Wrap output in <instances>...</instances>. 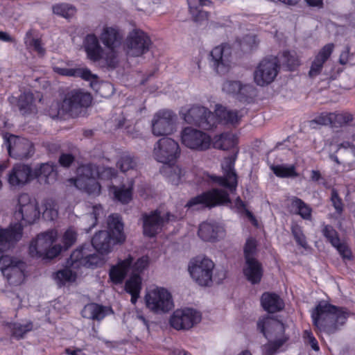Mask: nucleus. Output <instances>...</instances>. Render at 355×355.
Returning <instances> with one entry per match:
<instances>
[{"mask_svg":"<svg viewBox=\"0 0 355 355\" xmlns=\"http://www.w3.org/2000/svg\"><path fill=\"white\" fill-rule=\"evenodd\" d=\"M92 251L89 245H81L73 251L67 261L66 268L58 270L55 274V280L60 287L67 282L75 281L76 273L73 270L79 269L81 267L101 266L103 259L99 256L92 254Z\"/></svg>","mask_w":355,"mask_h":355,"instance_id":"1","label":"nucleus"},{"mask_svg":"<svg viewBox=\"0 0 355 355\" xmlns=\"http://www.w3.org/2000/svg\"><path fill=\"white\" fill-rule=\"evenodd\" d=\"M349 313L347 309L320 302L312 311L313 325L328 334L336 333L343 326Z\"/></svg>","mask_w":355,"mask_h":355,"instance_id":"2","label":"nucleus"},{"mask_svg":"<svg viewBox=\"0 0 355 355\" xmlns=\"http://www.w3.org/2000/svg\"><path fill=\"white\" fill-rule=\"evenodd\" d=\"M261 332L269 340V342L263 346V351L266 355H273L288 340L285 335V326L279 320L267 319L263 322L259 321L257 324Z\"/></svg>","mask_w":355,"mask_h":355,"instance_id":"3","label":"nucleus"},{"mask_svg":"<svg viewBox=\"0 0 355 355\" xmlns=\"http://www.w3.org/2000/svg\"><path fill=\"white\" fill-rule=\"evenodd\" d=\"M55 236L56 234L53 231L38 234L29 246L30 255L42 259H52L57 257L62 251V247L60 245H53Z\"/></svg>","mask_w":355,"mask_h":355,"instance_id":"4","label":"nucleus"},{"mask_svg":"<svg viewBox=\"0 0 355 355\" xmlns=\"http://www.w3.org/2000/svg\"><path fill=\"white\" fill-rule=\"evenodd\" d=\"M181 218V216L172 214L170 212L162 214L158 209L148 213L144 212L140 218L142 222L143 234L145 236L153 238L162 232L165 224L170 221H177Z\"/></svg>","mask_w":355,"mask_h":355,"instance_id":"5","label":"nucleus"},{"mask_svg":"<svg viewBox=\"0 0 355 355\" xmlns=\"http://www.w3.org/2000/svg\"><path fill=\"white\" fill-rule=\"evenodd\" d=\"M40 214L35 199H32L27 193H21L19 196L18 204L14 214L15 219L19 223L14 225H21L22 230L24 226L35 223L39 218Z\"/></svg>","mask_w":355,"mask_h":355,"instance_id":"6","label":"nucleus"},{"mask_svg":"<svg viewBox=\"0 0 355 355\" xmlns=\"http://www.w3.org/2000/svg\"><path fill=\"white\" fill-rule=\"evenodd\" d=\"M230 202L229 193L223 189L214 188L191 198L185 207L189 208H211Z\"/></svg>","mask_w":355,"mask_h":355,"instance_id":"7","label":"nucleus"},{"mask_svg":"<svg viewBox=\"0 0 355 355\" xmlns=\"http://www.w3.org/2000/svg\"><path fill=\"white\" fill-rule=\"evenodd\" d=\"M184 119L189 124L207 130L213 129L218 124V119L214 113L198 105H193L184 114Z\"/></svg>","mask_w":355,"mask_h":355,"instance_id":"8","label":"nucleus"},{"mask_svg":"<svg viewBox=\"0 0 355 355\" xmlns=\"http://www.w3.org/2000/svg\"><path fill=\"white\" fill-rule=\"evenodd\" d=\"M92 102V96L89 94L80 90H72L68 92L61 103L59 112L69 114L75 117L83 107H88Z\"/></svg>","mask_w":355,"mask_h":355,"instance_id":"9","label":"nucleus"},{"mask_svg":"<svg viewBox=\"0 0 355 355\" xmlns=\"http://www.w3.org/2000/svg\"><path fill=\"white\" fill-rule=\"evenodd\" d=\"M26 263L8 255L0 258V270L10 285L20 284L24 279Z\"/></svg>","mask_w":355,"mask_h":355,"instance_id":"10","label":"nucleus"},{"mask_svg":"<svg viewBox=\"0 0 355 355\" xmlns=\"http://www.w3.org/2000/svg\"><path fill=\"white\" fill-rule=\"evenodd\" d=\"M153 154L157 162L169 164L180 157V148L174 139L165 137L155 144Z\"/></svg>","mask_w":355,"mask_h":355,"instance_id":"11","label":"nucleus"},{"mask_svg":"<svg viewBox=\"0 0 355 355\" xmlns=\"http://www.w3.org/2000/svg\"><path fill=\"white\" fill-rule=\"evenodd\" d=\"M214 262L206 257H197L189 267L192 279L200 286H209L213 282Z\"/></svg>","mask_w":355,"mask_h":355,"instance_id":"12","label":"nucleus"},{"mask_svg":"<svg viewBox=\"0 0 355 355\" xmlns=\"http://www.w3.org/2000/svg\"><path fill=\"white\" fill-rule=\"evenodd\" d=\"M146 306L155 313H164L171 311L173 302L171 293L164 288L149 291L145 297Z\"/></svg>","mask_w":355,"mask_h":355,"instance_id":"13","label":"nucleus"},{"mask_svg":"<svg viewBox=\"0 0 355 355\" xmlns=\"http://www.w3.org/2000/svg\"><path fill=\"white\" fill-rule=\"evenodd\" d=\"M236 158V155L225 158L221 164L223 175H208V181H210L212 184L223 187L231 192L235 191L237 186V175L234 170Z\"/></svg>","mask_w":355,"mask_h":355,"instance_id":"14","label":"nucleus"},{"mask_svg":"<svg viewBox=\"0 0 355 355\" xmlns=\"http://www.w3.org/2000/svg\"><path fill=\"white\" fill-rule=\"evenodd\" d=\"M181 139L186 147L196 151L207 150L211 145L209 135L191 127H187L182 130Z\"/></svg>","mask_w":355,"mask_h":355,"instance_id":"15","label":"nucleus"},{"mask_svg":"<svg viewBox=\"0 0 355 355\" xmlns=\"http://www.w3.org/2000/svg\"><path fill=\"white\" fill-rule=\"evenodd\" d=\"M151 44V40L146 33L141 30H133L125 40V50L128 55L138 57L148 52Z\"/></svg>","mask_w":355,"mask_h":355,"instance_id":"16","label":"nucleus"},{"mask_svg":"<svg viewBox=\"0 0 355 355\" xmlns=\"http://www.w3.org/2000/svg\"><path fill=\"white\" fill-rule=\"evenodd\" d=\"M176 115L170 110H160L155 114L151 123L152 132L156 137L173 132Z\"/></svg>","mask_w":355,"mask_h":355,"instance_id":"17","label":"nucleus"},{"mask_svg":"<svg viewBox=\"0 0 355 355\" xmlns=\"http://www.w3.org/2000/svg\"><path fill=\"white\" fill-rule=\"evenodd\" d=\"M9 155L17 159H24L31 157L34 153L32 143L24 138L10 135L5 140Z\"/></svg>","mask_w":355,"mask_h":355,"instance_id":"18","label":"nucleus"},{"mask_svg":"<svg viewBox=\"0 0 355 355\" xmlns=\"http://www.w3.org/2000/svg\"><path fill=\"white\" fill-rule=\"evenodd\" d=\"M278 68V60L276 58L263 59L254 71L255 83L260 86L272 83L277 75Z\"/></svg>","mask_w":355,"mask_h":355,"instance_id":"19","label":"nucleus"},{"mask_svg":"<svg viewBox=\"0 0 355 355\" xmlns=\"http://www.w3.org/2000/svg\"><path fill=\"white\" fill-rule=\"evenodd\" d=\"M211 64L214 70L220 75L226 74L231 67V51L225 45L216 46L210 53Z\"/></svg>","mask_w":355,"mask_h":355,"instance_id":"20","label":"nucleus"},{"mask_svg":"<svg viewBox=\"0 0 355 355\" xmlns=\"http://www.w3.org/2000/svg\"><path fill=\"white\" fill-rule=\"evenodd\" d=\"M201 320V315L193 309L176 310L171 319V326L178 329H189Z\"/></svg>","mask_w":355,"mask_h":355,"instance_id":"21","label":"nucleus"},{"mask_svg":"<svg viewBox=\"0 0 355 355\" xmlns=\"http://www.w3.org/2000/svg\"><path fill=\"white\" fill-rule=\"evenodd\" d=\"M100 173V168L92 164H85L78 168V181L85 182V185L88 192L98 195L101 191V186L96 181Z\"/></svg>","mask_w":355,"mask_h":355,"instance_id":"22","label":"nucleus"},{"mask_svg":"<svg viewBox=\"0 0 355 355\" xmlns=\"http://www.w3.org/2000/svg\"><path fill=\"white\" fill-rule=\"evenodd\" d=\"M119 241L116 240V237H114L111 234L110 232L106 230H101L96 233L92 239V244H83V245H89L92 250V253L99 256L103 259L102 266L104 263V259L101 256L96 254L94 251H97L101 254H107L111 252L112 247L119 243Z\"/></svg>","mask_w":355,"mask_h":355,"instance_id":"23","label":"nucleus"},{"mask_svg":"<svg viewBox=\"0 0 355 355\" xmlns=\"http://www.w3.org/2000/svg\"><path fill=\"white\" fill-rule=\"evenodd\" d=\"M7 176L8 182L12 187H21L33 178L31 168L21 164L13 166Z\"/></svg>","mask_w":355,"mask_h":355,"instance_id":"24","label":"nucleus"},{"mask_svg":"<svg viewBox=\"0 0 355 355\" xmlns=\"http://www.w3.org/2000/svg\"><path fill=\"white\" fill-rule=\"evenodd\" d=\"M336 153L331 154L330 159L338 164H352L355 162V146L349 141H344L338 146Z\"/></svg>","mask_w":355,"mask_h":355,"instance_id":"25","label":"nucleus"},{"mask_svg":"<svg viewBox=\"0 0 355 355\" xmlns=\"http://www.w3.org/2000/svg\"><path fill=\"white\" fill-rule=\"evenodd\" d=\"M22 236L21 226L13 225L10 229H0V252L5 251Z\"/></svg>","mask_w":355,"mask_h":355,"instance_id":"26","label":"nucleus"},{"mask_svg":"<svg viewBox=\"0 0 355 355\" xmlns=\"http://www.w3.org/2000/svg\"><path fill=\"white\" fill-rule=\"evenodd\" d=\"M133 258L129 255L128 257L118 263L117 265L111 267L109 276L111 281L115 284H121L129 271Z\"/></svg>","mask_w":355,"mask_h":355,"instance_id":"27","label":"nucleus"},{"mask_svg":"<svg viewBox=\"0 0 355 355\" xmlns=\"http://www.w3.org/2000/svg\"><path fill=\"white\" fill-rule=\"evenodd\" d=\"M334 44H327L319 51L313 61L309 75L313 78L319 75L323 67L324 63L328 60L333 52Z\"/></svg>","mask_w":355,"mask_h":355,"instance_id":"28","label":"nucleus"},{"mask_svg":"<svg viewBox=\"0 0 355 355\" xmlns=\"http://www.w3.org/2000/svg\"><path fill=\"white\" fill-rule=\"evenodd\" d=\"M100 40L108 49H116L121 44L122 35L117 29L105 27L101 34Z\"/></svg>","mask_w":355,"mask_h":355,"instance_id":"29","label":"nucleus"},{"mask_svg":"<svg viewBox=\"0 0 355 355\" xmlns=\"http://www.w3.org/2000/svg\"><path fill=\"white\" fill-rule=\"evenodd\" d=\"M84 46L87 57L94 62L101 60L103 49L100 46L98 40L94 34L87 35L84 41Z\"/></svg>","mask_w":355,"mask_h":355,"instance_id":"30","label":"nucleus"},{"mask_svg":"<svg viewBox=\"0 0 355 355\" xmlns=\"http://www.w3.org/2000/svg\"><path fill=\"white\" fill-rule=\"evenodd\" d=\"M245 263L243 273L247 279L253 284L259 283L263 275L261 264L257 259H248Z\"/></svg>","mask_w":355,"mask_h":355,"instance_id":"31","label":"nucleus"},{"mask_svg":"<svg viewBox=\"0 0 355 355\" xmlns=\"http://www.w3.org/2000/svg\"><path fill=\"white\" fill-rule=\"evenodd\" d=\"M261 303L264 310L271 313L281 311L284 306L283 300L275 293H264Z\"/></svg>","mask_w":355,"mask_h":355,"instance_id":"32","label":"nucleus"},{"mask_svg":"<svg viewBox=\"0 0 355 355\" xmlns=\"http://www.w3.org/2000/svg\"><path fill=\"white\" fill-rule=\"evenodd\" d=\"M107 229V231L110 232L114 237H116V240L119 241V242L125 241L123 223L119 215L112 214L108 217Z\"/></svg>","mask_w":355,"mask_h":355,"instance_id":"33","label":"nucleus"},{"mask_svg":"<svg viewBox=\"0 0 355 355\" xmlns=\"http://www.w3.org/2000/svg\"><path fill=\"white\" fill-rule=\"evenodd\" d=\"M237 144V137L232 132H224L216 136L212 142L213 147L216 149L227 150L234 147Z\"/></svg>","mask_w":355,"mask_h":355,"instance_id":"34","label":"nucleus"},{"mask_svg":"<svg viewBox=\"0 0 355 355\" xmlns=\"http://www.w3.org/2000/svg\"><path fill=\"white\" fill-rule=\"evenodd\" d=\"M215 116L218 119V123L223 122L227 124L235 125L238 123L241 118L236 110H229L223 106H218L215 111Z\"/></svg>","mask_w":355,"mask_h":355,"instance_id":"35","label":"nucleus"},{"mask_svg":"<svg viewBox=\"0 0 355 355\" xmlns=\"http://www.w3.org/2000/svg\"><path fill=\"white\" fill-rule=\"evenodd\" d=\"M55 71L62 76L80 77L85 80L97 79V76L87 68H57Z\"/></svg>","mask_w":355,"mask_h":355,"instance_id":"36","label":"nucleus"},{"mask_svg":"<svg viewBox=\"0 0 355 355\" xmlns=\"http://www.w3.org/2000/svg\"><path fill=\"white\" fill-rule=\"evenodd\" d=\"M220 230L218 226L204 222L200 225L198 234L205 241H214L218 236Z\"/></svg>","mask_w":355,"mask_h":355,"instance_id":"37","label":"nucleus"},{"mask_svg":"<svg viewBox=\"0 0 355 355\" xmlns=\"http://www.w3.org/2000/svg\"><path fill=\"white\" fill-rule=\"evenodd\" d=\"M82 316L85 318L101 320L105 316V307L95 303L85 305L81 311Z\"/></svg>","mask_w":355,"mask_h":355,"instance_id":"38","label":"nucleus"},{"mask_svg":"<svg viewBox=\"0 0 355 355\" xmlns=\"http://www.w3.org/2000/svg\"><path fill=\"white\" fill-rule=\"evenodd\" d=\"M207 1V0H188L190 12L195 21L202 23L208 19V12L196 6L197 2L199 3L200 6H205Z\"/></svg>","mask_w":355,"mask_h":355,"instance_id":"39","label":"nucleus"},{"mask_svg":"<svg viewBox=\"0 0 355 355\" xmlns=\"http://www.w3.org/2000/svg\"><path fill=\"white\" fill-rule=\"evenodd\" d=\"M34 96L31 92H24L18 99L17 106L22 114H30L36 111V107L33 103Z\"/></svg>","mask_w":355,"mask_h":355,"instance_id":"40","label":"nucleus"},{"mask_svg":"<svg viewBox=\"0 0 355 355\" xmlns=\"http://www.w3.org/2000/svg\"><path fill=\"white\" fill-rule=\"evenodd\" d=\"M291 207L295 209V213L302 218L309 220L311 217V208L301 199L293 197L291 198Z\"/></svg>","mask_w":355,"mask_h":355,"instance_id":"41","label":"nucleus"},{"mask_svg":"<svg viewBox=\"0 0 355 355\" xmlns=\"http://www.w3.org/2000/svg\"><path fill=\"white\" fill-rule=\"evenodd\" d=\"M114 198L123 204H128L132 197V187H125L124 185L119 187L113 186L111 189Z\"/></svg>","mask_w":355,"mask_h":355,"instance_id":"42","label":"nucleus"},{"mask_svg":"<svg viewBox=\"0 0 355 355\" xmlns=\"http://www.w3.org/2000/svg\"><path fill=\"white\" fill-rule=\"evenodd\" d=\"M164 172L166 173L168 181L175 185L180 184L181 178L184 174V171L178 165L166 166Z\"/></svg>","mask_w":355,"mask_h":355,"instance_id":"43","label":"nucleus"},{"mask_svg":"<svg viewBox=\"0 0 355 355\" xmlns=\"http://www.w3.org/2000/svg\"><path fill=\"white\" fill-rule=\"evenodd\" d=\"M282 65L286 66L289 71H293L300 65V60L295 52L284 51L280 59Z\"/></svg>","mask_w":355,"mask_h":355,"instance_id":"44","label":"nucleus"},{"mask_svg":"<svg viewBox=\"0 0 355 355\" xmlns=\"http://www.w3.org/2000/svg\"><path fill=\"white\" fill-rule=\"evenodd\" d=\"M254 96V87L253 85L241 83L236 98L241 102H250L252 100Z\"/></svg>","mask_w":355,"mask_h":355,"instance_id":"45","label":"nucleus"},{"mask_svg":"<svg viewBox=\"0 0 355 355\" xmlns=\"http://www.w3.org/2000/svg\"><path fill=\"white\" fill-rule=\"evenodd\" d=\"M104 215L103 207L101 205H96L93 206L92 212L87 214L85 219L88 222H91V225L88 228H85L87 232H89L94 227L98 222V219Z\"/></svg>","mask_w":355,"mask_h":355,"instance_id":"46","label":"nucleus"},{"mask_svg":"<svg viewBox=\"0 0 355 355\" xmlns=\"http://www.w3.org/2000/svg\"><path fill=\"white\" fill-rule=\"evenodd\" d=\"M44 209L43 217L48 220H55L58 215V206L55 200L46 199L43 205Z\"/></svg>","mask_w":355,"mask_h":355,"instance_id":"47","label":"nucleus"},{"mask_svg":"<svg viewBox=\"0 0 355 355\" xmlns=\"http://www.w3.org/2000/svg\"><path fill=\"white\" fill-rule=\"evenodd\" d=\"M12 336L17 339L21 338L28 331L33 329L32 322L26 324L12 323L9 325Z\"/></svg>","mask_w":355,"mask_h":355,"instance_id":"48","label":"nucleus"},{"mask_svg":"<svg viewBox=\"0 0 355 355\" xmlns=\"http://www.w3.org/2000/svg\"><path fill=\"white\" fill-rule=\"evenodd\" d=\"M273 173L279 178H292L297 176L294 166L272 165L270 167Z\"/></svg>","mask_w":355,"mask_h":355,"instance_id":"49","label":"nucleus"},{"mask_svg":"<svg viewBox=\"0 0 355 355\" xmlns=\"http://www.w3.org/2000/svg\"><path fill=\"white\" fill-rule=\"evenodd\" d=\"M118 166L123 173L135 169L137 165V159L130 155H123L117 162Z\"/></svg>","mask_w":355,"mask_h":355,"instance_id":"50","label":"nucleus"},{"mask_svg":"<svg viewBox=\"0 0 355 355\" xmlns=\"http://www.w3.org/2000/svg\"><path fill=\"white\" fill-rule=\"evenodd\" d=\"M53 12L54 14L64 18H69L76 13V8L67 3H60L53 6Z\"/></svg>","mask_w":355,"mask_h":355,"instance_id":"51","label":"nucleus"},{"mask_svg":"<svg viewBox=\"0 0 355 355\" xmlns=\"http://www.w3.org/2000/svg\"><path fill=\"white\" fill-rule=\"evenodd\" d=\"M141 279L138 274H132L130 279L125 282V289L126 292L140 293Z\"/></svg>","mask_w":355,"mask_h":355,"instance_id":"52","label":"nucleus"},{"mask_svg":"<svg viewBox=\"0 0 355 355\" xmlns=\"http://www.w3.org/2000/svg\"><path fill=\"white\" fill-rule=\"evenodd\" d=\"M26 43L29 46L32 47L38 54L43 55L45 53V49L42 47V41L40 39L31 37V31H29L26 33Z\"/></svg>","mask_w":355,"mask_h":355,"instance_id":"53","label":"nucleus"},{"mask_svg":"<svg viewBox=\"0 0 355 355\" xmlns=\"http://www.w3.org/2000/svg\"><path fill=\"white\" fill-rule=\"evenodd\" d=\"M333 125H343L351 122L353 120V116L349 112L332 113Z\"/></svg>","mask_w":355,"mask_h":355,"instance_id":"54","label":"nucleus"},{"mask_svg":"<svg viewBox=\"0 0 355 355\" xmlns=\"http://www.w3.org/2000/svg\"><path fill=\"white\" fill-rule=\"evenodd\" d=\"M110 51L107 53L105 57L102 56V59L105 61V65L110 69H114L117 67L119 63L118 55L116 49H109Z\"/></svg>","mask_w":355,"mask_h":355,"instance_id":"55","label":"nucleus"},{"mask_svg":"<svg viewBox=\"0 0 355 355\" xmlns=\"http://www.w3.org/2000/svg\"><path fill=\"white\" fill-rule=\"evenodd\" d=\"M241 82L239 80H226L223 85V90L227 94L236 97L238 94L239 89L241 87Z\"/></svg>","mask_w":355,"mask_h":355,"instance_id":"56","label":"nucleus"},{"mask_svg":"<svg viewBox=\"0 0 355 355\" xmlns=\"http://www.w3.org/2000/svg\"><path fill=\"white\" fill-rule=\"evenodd\" d=\"M257 250V241L254 239L250 238L247 240L244 247V254L245 261L248 259H255L253 257Z\"/></svg>","mask_w":355,"mask_h":355,"instance_id":"57","label":"nucleus"},{"mask_svg":"<svg viewBox=\"0 0 355 355\" xmlns=\"http://www.w3.org/2000/svg\"><path fill=\"white\" fill-rule=\"evenodd\" d=\"M77 234L72 229H68L64 234L62 237V243L64 250H67L73 245L76 241Z\"/></svg>","mask_w":355,"mask_h":355,"instance_id":"58","label":"nucleus"},{"mask_svg":"<svg viewBox=\"0 0 355 355\" xmlns=\"http://www.w3.org/2000/svg\"><path fill=\"white\" fill-rule=\"evenodd\" d=\"M291 232L297 244L303 248H306L307 243L301 227L298 225L294 224L291 227Z\"/></svg>","mask_w":355,"mask_h":355,"instance_id":"59","label":"nucleus"},{"mask_svg":"<svg viewBox=\"0 0 355 355\" xmlns=\"http://www.w3.org/2000/svg\"><path fill=\"white\" fill-rule=\"evenodd\" d=\"M332 113H322L320 115L315 117L314 119L310 121L311 125L313 128L314 124H318L322 125H333V119L331 118Z\"/></svg>","mask_w":355,"mask_h":355,"instance_id":"60","label":"nucleus"},{"mask_svg":"<svg viewBox=\"0 0 355 355\" xmlns=\"http://www.w3.org/2000/svg\"><path fill=\"white\" fill-rule=\"evenodd\" d=\"M54 166L49 163L41 164L40 168L35 172L34 176L36 178H41L44 176L47 178L53 173H54Z\"/></svg>","mask_w":355,"mask_h":355,"instance_id":"61","label":"nucleus"},{"mask_svg":"<svg viewBox=\"0 0 355 355\" xmlns=\"http://www.w3.org/2000/svg\"><path fill=\"white\" fill-rule=\"evenodd\" d=\"M324 236L331 243L332 245L338 244L340 240L337 232L330 225H326L323 230Z\"/></svg>","mask_w":355,"mask_h":355,"instance_id":"62","label":"nucleus"},{"mask_svg":"<svg viewBox=\"0 0 355 355\" xmlns=\"http://www.w3.org/2000/svg\"><path fill=\"white\" fill-rule=\"evenodd\" d=\"M303 339L306 345H309L311 347L318 352L320 350V347L316 338L313 336L311 331L305 330L303 333Z\"/></svg>","mask_w":355,"mask_h":355,"instance_id":"63","label":"nucleus"},{"mask_svg":"<svg viewBox=\"0 0 355 355\" xmlns=\"http://www.w3.org/2000/svg\"><path fill=\"white\" fill-rule=\"evenodd\" d=\"M148 263V259L147 257H142L137 259V261L132 265V274H138L143 271L147 267Z\"/></svg>","mask_w":355,"mask_h":355,"instance_id":"64","label":"nucleus"}]
</instances>
